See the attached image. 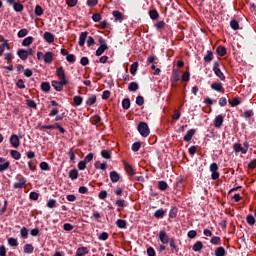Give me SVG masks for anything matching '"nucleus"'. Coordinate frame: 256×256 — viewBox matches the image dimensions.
I'll return each instance as SVG.
<instances>
[{
    "mask_svg": "<svg viewBox=\"0 0 256 256\" xmlns=\"http://www.w3.org/2000/svg\"><path fill=\"white\" fill-rule=\"evenodd\" d=\"M88 35H89V32L87 31L80 33L79 42H78L79 47H84L85 41H87L88 47H93V45H95V38Z\"/></svg>",
    "mask_w": 256,
    "mask_h": 256,
    "instance_id": "1",
    "label": "nucleus"
},
{
    "mask_svg": "<svg viewBox=\"0 0 256 256\" xmlns=\"http://www.w3.org/2000/svg\"><path fill=\"white\" fill-rule=\"evenodd\" d=\"M99 42V47L96 50V57H101V55H103V53H105V51H107V49H109V46H107V40L100 38L98 40Z\"/></svg>",
    "mask_w": 256,
    "mask_h": 256,
    "instance_id": "2",
    "label": "nucleus"
},
{
    "mask_svg": "<svg viewBox=\"0 0 256 256\" xmlns=\"http://www.w3.org/2000/svg\"><path fill=\"white\" fill-rule=\"evenodd\" d=\"M138 132L142 137H149L151 130L149 129V125L146 122H140L138 124Z\"/></svg>",
    "mask_w": 256,
    "mask_h": 256,
    "instance_id": "3",
    "label": "nucleus"
},
{
    "mask_svg": "<svg viewBox=\"0 0 256 256\" xmlns=\"http://www.w3.org/2000/svg\"><path fill=\"white\" fill-rule=\"evenodd\" d=\"M210 172H212L211 174V180L212 181H217V179H219L220 177V173H219V165H217V163L213 162L212 164H210Z\"/></svg>",
    "mask_w": 256,
    "mask_h": 256,
    "instance_id": "4",
    "label": "nucleus"
},
{
    "mask_svg": "<svg viewBox=\"0 0 256 256\" xmlns=\"http://www.w3.org/2000/svg\"><path fill=\"white\" fill-rule=\"evenodd\" d=\"M16 179L18 182H15L13 184L14 189H23L25 187V185H27V179L25 177H23V175L18 174L16 176Z\"/></svg>",
    "mask_w": 256,
    "mask_h": 256,
    "instance_id": "5",
    "label": "nucleus"
},
{
    "mask_svg": "<svg viewBox=\"0 0 256 256\" xmlns=\"http://www.w3.org/2000/svg\"><path fill=\"white\" fill-rule=\"evenodd\" d=\"M158 239L162 245H167L171 241V238H169V235L167 234V231H165V230H161L159 232Z\"/></svg>",
    "mask_w": 256,
    "mask_h": 256,
    "instance_id": "6",
    "label": "nucleus"
},
{
    "mask_svg": "<svg viewBox=\"0 0 256 256\" xmlns=\"http://www.w3.org/2000/svg\"><path fill=\"white\" fill-rule=\"evenodd\" d=\"M56 75L60 81L69 83V80H67V75H65V69L63 68V66L56 68Z\"/></svg>",
    "mask_w": 256,
    "mask_h": 256,
    "instance_id": "7",
    "label": "nucleus"
},
{
    "mask_svg": "<svg viewBox=\"0 0 256 256\" xmlns=\"http://www.w3.org/2000/svg\"><path fill=\"white\" fill-rule=\"evenodd\" d=\"M213 71L215 75L220 79V81H225V74H223L221 68H219V62H214Z\"/></svg>",
    "mask_w": 256,
    "mask_h": 256,
    "instance_id": "8",
    "label": "nucleus"
},
{
    "mask_svg": "<svg viewBox=\"0 0 256 256\" xmlns=\"http://www.w3.org/2000/svg\"><path fill=\"white\" fill-rule=\"evenodd\" d=\"M51 85L52 87H54L55 91H63V87H65V85H69V82H63L62 80H53L51 82Z\"/></svg>",
    "mask_w": 256,
    "mask_h": 256,
    "instance_id": "9",
    "label": "nucleus"
},
{
    "mask_svg": "<svg viewBox=\"0 0 256 256\" xmlns=\"http://www.w3.org/2000/svg\"><path fill=\"white\" fill-rule=\"evenodd\" d=\"M10 145H12L14 149H18L19 145H21V141L19 140V136H17V134H12L10 136Z\"/></svg>",
    "mask_w": 256,
    "mask_h": 256,
    "instance_id": "10",
    "label": "nucleus"
},
{
    "mask_svg": "<svg viewBox=\"0 0 256 256\" xmlns=\"http://www.w3.org/2000/svg\"><path fill=\"white\" fill-rule=\"evenodd\" d=\"M212 91H217L218 93H225V88H223V84L219 82H215L211 84Z\"/></svg>",
    "mask_w": 256,
    "mask_h": 256,
    "instance_id": "11",
    "label": "nucleus"
},
{
    "mask_svg": "<svg viewBox=\"0 0 256 256\" xmlns=\"http://www.w3.org/2000/svg\"><path fill=\"white\" fill-rule=\"evenodd\" d=\"M233 151L234 153H242V155H247V151L240 143H235L233 145Z\"/></svg>",
    "mask_w": 256,
    "mask_h": 256,
    "instance_id": "12",
    "label": "nucleus"
},
{
    "mask_svg": "<svg viewBox=\"0 0 256 256\" xmlns=\"http://www.w3.org/2000/svg\"><path fill=\"white\" fill-rule=\"evenodd\" d=\"M223 121H224V118L222 115L216 116L214 119V127L216 129H221V127H223Z\"/></svg>",
    "mask_w": 256,
    "mask_h": 256,
    "instance_id": "13",
    "label": "nucleus"
},
{
    "mask_svg": "<svg viewBox=\"0 0 256 256\" xmlns=\"http://www.w3.org/2000/svg\"><path fill=\"white\" fill-rule=\"evenodd\" d=\"M124 169L127 175L130 177H135V170L133 169V166H131L129 163L124 162Z\"/></svg>",
    "mask_w": 256,
    "mask_h": 256,
    "instance_id": "14",
    "label": "nucleus"
},
{
    "mask_svg": "<svg viewBox=\"0 0 256 256\" xmlns=\"http://www.w3.org/2000/svg\"><path fill=\"white\" fill-rule=\"evenodd\" d=\"M44 41H46V43H55V35H53V33L51 32H45L44 35Z\"/></svg>",
    "mask_w": 256,
    "mask_h": 256,
    "instance_id": "15",
    "label": "nucleus"
},
{
    "mask_svg": "<svg viewBox=\"0 0 256 256\" xmlns=\"http://www.w3.org/2000/svg\"><path fill=\"white\" fill-rule=\"evenodd\" d=\"M197 133L196 129H190L186 132V135L184 136L183 140L186 141V143H189L193 139V135Z\"/></svg>",
    "mask_w": 256,
    "mask_h": 256,
    "instance_id": "16",
    "label": "nucleus"
},
{
    "mask_svg": "<svg viewBox=\"0 0 256 256\" xmlns=\"http://www.w3.org/2000/svg\"><path fill=\"white\" fill-rule=\"evenodd\" d=\"M16 55H18L19 59H21L22 61H27V50L20 48L17 50Z\"/></svg>",
    "mask_w": 256,
    "mask_h": 256,
    "instance_id": "17",
    "label": "nucleus"
},
{
    "mask_svg": "<svg viewBox=\"0 0 256 256\" xmlns=\"http://www.w3.org/2000/svg\"><path fill=\"white\" fill-rule=\"evenodd\" d=\"M171 248V253H179V246H177V242L175 238H171V241L168 242Z\"/></svg>",
    "mask_w": 256,
    "mask_h": 256,
    "instance_id": "18",
    "label": "nucleus"
},
{
    "mask_svg": "<svg viewBox=\"0 0 256 256\" xmlns=\"http://www.w3.org/2000/svg\"><path fill=\"white\" fill-rule=\"evenodd\" d=\"M119 179H121V175L117 171L110 172V180L112 183H118Z\"/></svg>",
    "mask_w": 256,
    "mask_h": 256,
    "instance_id": "19",
    "label": "nucleus"
},
{
    "mask_svg": "<svg viewBox=\"0 0 256 256\" xmlns=\"http://www.w3.org/2000/svg\"><path fill=\"white\" fill-rule=\"evenodd\" d=\"M44 63L47 65L53 63V52H46L43 56Z\"/></svg>",
    "mask_w": 256,
    "mask_h": 256,
    "instance_id": "20",
    "label": "nucleus"
},
{
    "mask_svg": "<svg viewBox=\"0 0 256 256\" xmlns=\"http://www.w3.org/2000/svg\"><path fill=\"white\" fill-rule=\"evenodd\" d=\"M165 213H167V210H164L163 208L158 209L154 212V217L156 219H163V217H165Z\"/></svg>",
    "mask_w": 256,
    "mask_h": 256,
    "instance_id": "21",
    "label": "nucleus"
},
{
    "mask_svg": "<svg viewBox=\"0 0 256 256\" xmlns=\"http://www.w3.org/2000/svg\"><path fill=\"white\" fill-rule=\"evenodd\" d=\"M216 53L219 57H225L227 55V48L225 46H218Z\"/></svg>",
    "mask_w": 256,
    "mask_h": 256,
    "instance_id": "22",
    "label": "nucleus"
},
{
    "mask_svg": "<svg viewBox=\"0 0 256 256\" xmlns=\"http://www.w3.org/2000/svg\"><path fill=\"white\" fill-rule=\"evenodd\" d=\"M215 256H225L227 255V251L223 246L217 247L214 251Z\"/></svg>",
    "mask_w": 256,
    "mask_h": 256,
    "instance_id": "23",
    "label": "nucleus"
},
{
    "mask_svg": "<svg viewBox=\"0 0 256 256\" xmlns=\"http://www.w3.org/2000/svg\"><path fill=\"white\" fill-rule=\"evenodd\" d=\"M33 41H35V38H33L32 36H28L22 41V46L29 47V45H31Z\"/></svg>",
    "mask_w": 256,
    "mask_h": 256,
    "instance_id": "24",
    "label": "nucleus"
},
{
    "mask_svg": "<svg viewBox=\"0 0 256 256\" xmlns=\"http://www.w3.org/2000/svg\"><path fill=\"white\" fill-rule=\"evenodd\" d=\"M177 213H179V208H177V206H172L169 212V218L175 219V217H177Z\"/></svg>",
    "mask_w": 256,
    "mask_h": 256,
    "instance_id": "25",
    "label": "nucleus"
},
{
    "mask_svg": "<svg viewBox=\"0 0 256 256\" xmlns=\"http://www.w3.org/2000/svg\"><path fill=\"white\" fill-rule=\"evenodd\" d=\"M116 226L118 229H127V221L123 219H118L116 221Z\"/></svg>",
    "mask_w": 256,
    "mask_h": 256,
    "instance_id": "26",
    "label": "nucleus"
},
{
    "mask_svg": "<svg viewBox=\"0 0 256 256\" xmlns=\"http://www.w3.org/2000/svg\"><path fill=\"white\" fill-rule=\"evenodd\" d=\"M149 17L152 21H157L159 19V12L156 9L150 10Z\"/></svg>",
    "mask_w": 256,
    "mask_h": 256,
    "instance_id": "27",
    "label": "nucleus"
},
{
    "mask_svg": "<svg viewBox=\"0 0 256 256\" xmlns=\"http://www.w3.org/2000/svg\"><path fill=\"white\" fill-rule=\"evenodd\" d=\"M40 87L44 93H49L51 91V84L49 82H42Z\"/></svg>",
    "mask_w": 256,
    "mask_h": 256,
    "instance_id": "28",
    "label": "nucleus"
},
{
    "mask_svg": "<svg viewBox=\"0 0 256 256\" xmlns=\"http://www.w3.org/2000/svg\"><path fill=\"white\" fill-rule=\"evenodd\" d=\"M89 253V249L87 247H80L76 250V255L78 256H85Z\"/></svg>",
    "mask_w": 256,
    "mask_h": 256,
    "instance_id": "29",
    "label": "nucleus"
},
{
    "mask_svg": "<svg viewBox=\"0 0 256 256\" xmlns=\"http://www.w3.org/2000/svg\"><path fill=\"white\" fill-rule=\"evenodd\" d=\"M201 249H203V242H201V241H197L192 246V250L195 251V253H199V251H201Z\"/></svg>",
    "mask_w": 256,
    "mask_h": 256,
    "instance_id": "30",
    "label": "nucleus"
},
{
    "mask_svg": "<svg viewBox=\"0 0 256 256\" xmlns=\"http://www.w3.org/2000/svg\"><path fill=\"white\" fill-rule=\"evenodd\" d=\"M95 103H97V96L95 95L90 96L86 100V105H88V107H92V105H95Z\"/></svg>",
    "mask_w": 256,
    "mask_h": 256,
    "instance_id": "31",
    "label": "nucleus"
},
{
    "mask_svg": "<svg viewBox=\"0 0 256 256\" xmlns=\"http://www.w3.org/2000/svg\"><path fill=\"white\" fill-rule=\"evenodd\" d=\"M69 177L72 181H75V179L79 178V171L77 169H72L69 171Z\"/></svg>",
    "mask_w": 256,
    "mask_h": 256,
    "instance_id": "32",
    "label": "nucleus"
},
{
    "mask_svg": "<svg viewBox=\"0 0 256 256\" xmlns=\"http://www.w3.org/2000/svg\"><path fill=\"white\" fill-rule=\"evenodd\" d=\"M100 155L103 159H111L112 152L111 150L104 149L100 152Z\"/></svg>",
    "mask_w": 256,
    "mask_h": 256,
    "instance_id": "33",
    "label": "nucleus"
},
{
    "mask_svg": "<svg viewBox=\"0 0 256 256\" xmlns=\"http://www.w3.org/2000/svg\"><path fill=\"white\" fill-rule=\"evenodd\" d=\"M35 251V247H33V244H25L24 245V253H27L28 255H31Z\"/></svg>",
    "mask_w": 256,
    "mask_h": 256,
    "instance_id": "34",
    "label": "nucleus"
},
{
    "mask_svg": "<svg viewBox=\"0 0 256 256\" xmlns=\"http://www.w3.org/2000/svg\"><path fill=\"white\" fill-rule=\"evenodd\" d=\"M137 69H139V62H134L130 66L131 75H137Z\"/></svg>",
    "mask_w": 256,
    "mask_h": 256,
    "instance_id": "35",
    "label": "nucleus"
},
{
    "mask_svg": "<svg viewBox=\"0 0 256 256\" xmlns=\"http://www.w3.org/2000/svg\"><path fill=\"white\" fill-rule=\"evenodd\" d=\"M205 63H211L213 61V51L208 50L206 55L204 56Z\"/></svg>",
    "mask_w": 256,
    "mask_h": 256,
    "instance_id": "36",
    "label": "nucleus"
},
{
    "mask_svg": "<svg viewBox=\"0 0 256 256\" xmlns=\"http://www.w3.org/2000/svg\"><path fill=\"white\" fill-rule=\"evenodd\" d=\"M158 189H160V191H167V189H169V184L163 180L158 181Z\"/></svg>",
    "mask_w": 256,
    "mask_h": 256,
    "instance_id": "37",
    "label": "nucleus"
},
{
    "mask_svg": "<svg viewBox=\"0 0 256 256\" xmlns=\"http://www.w3.org/2000/svg\"><path fill=\"white\" fill-rule=\"evenodd\" d=\"M27 35H29V30H27V28H23L19 30L17 33V37L19 39H23V37H27Z\"/></svg>",
    "mask_w": 256,
    "mask_h": 256,
    "instance_id": "38",
    "label": "nucleus"
},
{
    "mask_svg": "<svg viewBox=\"0 0 256 256\" xmlns=\"http://www.w3.org/2000/svg\"><path fill=\"white\" fill-rule=\"evenodd\" d=\"M112 15H113L115 21H123V14L120 11L115 10L112 12Z\"/></svg>",
    "mask_w": 256,
    "mask_h": 256,
    "instance_id": "39",
    "label": "nucleus"
},
{
    "mask_svg": "<svg viewBox=\"0 0 256 256\" xmlns=\"http://www.w3.org/2000/svg\"><path fill=\"white\" fill-rule=\"evenodd\" d=\"M129 107H131V100L129 98H124L122 100V109L127 111V109H129Z\"/></svg>",
    "mask_w": 256,
    "mask_h": 256,
    "instance_id": "40",
    "label": "nucleus"
},
{
    "mask_svg": "<svg viewBox=\"0 0 256 256\" xmlns=\"http://www.w3.org/2000/svg\"><path fill=\"white\" fill-rule=\"evenodd\" d=\"M73 102L76 107H79L80 105H83V97L81 96H74Z\"/></svg>",
    "mask_w": 256,
    "mask_h": 256,
    "instance_id": "41",
    "label": "nucleus"
},
{
    "mask_svg": "<svg viewBox=\"0 0 256 256\" xmlns=\"http://www.w3.org/2000/svg\"><path fill=\"white\" fill-rule=\"evenodd\" d=\"M13 9H14V11H16V13H21V11H23V9H25V7L23 6V4L16 2L13 5Z\"/></svg>",
    "mask_w": 256,
    "mask_h": 256,
    "instance_id": "42",
    "label": "nucleus"
},
{
    "mask_svg": "<svg viewBox=\"0 0 256 256\" xmlns=\"http://www.w3.org/2000/svg\"><path fill=\"white\" fill-rule=\"evenodd\" d=\"M9 167H11V162H9V161L0 164V173L7 171V169H9Z\"/></svg>",
    "mask_w": 256,
    "mask_h": 256,
    "instance_id": "43",
    "label": "nucleus"
},
{
    "mask_svg": "<svg viewBox=\"0 0 256 256\" xmlns=\"http://www.w3.org/2000/svg\"><path fill=\"white\" fill-rule=\"evenodd\" d=\"M139 89V84L137 82H131L129 85H128V90L131 91V92H135Z\"/></svg>",
    "mask_w": 256,
    "mask_h": 256,
    "instance_id": "44",
    "label": "nucleus"
},
{
    "mask_svg": "<svg viewBox=\"0 0 256 256\" xmlns=\"http://www.w3.org/2000/svg\"><path fill=\"white\" fill-rule=\"evenodd\" d=\"M10 155L12 158H14L16 161H19L21 159V153L17 150H11Z\"/></svg>",
    "mask_w": 256,
    "mask_h": 256,
    "instance_id": "45",
    "label": "nucleus"
},
{
    "mask_svg": "<svg viewBox=\"0 0 256 256\" xmlns=\"http://www.w3.org/2000/svg\"><path fill=\"white\" fill-rule=\"evenodd\" d=\"M20 235L22 239H27V237H29V229H27V227H22L20 230Z\"/></svg>",
    "mask_w": 256,
    "mask_h": 256,
    "instance_id": "46",
    "label": "nucleus"
},
{
    "mask_svg": "<svg viewBox=\"0 0 256 256\" xmlns=\"http://www.w3.org/2000/svg\"><path fill=\"white\" fill-rule=\"evenodd\" d=\"M246 222L248 223V225L253 226L255 225V217L253 216V214H248L246 216Z\"/></svg>",
    "mask_w": 256,
    "mask_h": 256,
    "instance_id": "47",
    "label": "nucleus"
},
{
    "mask_svg": "<svg viewBox=\"0 0 256 256\" xmlns=\"http://www.w3.org/2000/svg\"><path fill=\"white\" fill-rule=\"evenodd\" d=\"M46 205L49 209H55L57 207V200L49 199Z\"/></svg>",
    "mask_w": 256,
    "mask_h": 256,
    "instance_id": "48",
    "label": "nucleus"
},
{
    "mask_svg": "<svg viewBox=\"0 0 256 256\" xmlns=\"http://www.w3.org/2000/svg\"><path fill=\"white\" fill-rule=\"evenodd\" d=\"M181 78H180V76H179V71H177V70H173L172 71V81L174 82V83H177V81H179Z\"/></svg>",
    "mask_w": 256,
    "mask_h": 256,
    "instance_id": "49",
    "label": "nucleus"
},
{
    "mask_svg": "<svg viewBox=\"0 0 256 256\" xmlns=\"http://www.w3.org/2000/svg\"><path fill=\"white\" fill-rule=\"evenodd\" d=\"M68 157L70 159V163H75V159H77V157L75 156V151H73V148L69 150Z\"/></svg>",
    "mask_w": 256,
    "mask_h": 256,
    "instance_id": "50",
    "label": "nucleus"
},
{
    "mask_svg": "<svg viewBox=\"0 0 256 256\" xmlns=\"http://www.w3.org/2000/svg\"><path fill=\"white\" fill-rule=\"evenodd\" d=\"M8 245L10 247H17L19 245V242L17 241V239L11 237V238H8Z\"/></svg>",
    "mask_w": 256,
    "mask_h": 256,
    "instance_id": "51",
    "label": "nucleus"
},
{
    "mask_svg": "<svg viewBox=\"0 0 256 256\" xmlns=\"http://www.w3.org/2000/svg\"><path fill=\"white\" fill-rule=\"evenodd\" d=\"M40 169L41 171H51V166H49V163L47 162H41Z\"/></svg>",
    "mask_w": 256,
    "mask_h": 256,
    "instance_id": "52",
    "label": "nucleus"
},
{
    "mask_svg": "<svg viewBox=\"0 0 256 256\" xmlns=\"http://www.w3.org/2000/svg\"><path fill=\"white\" fill-rule=\"evenodd\" d=\"M34 12L37 17H41V15H43V7L36 5Z\"/></svg>",
    "mask_w": 256,
    "mask_h": 256,
    "instance_id": "53",
    "label": "nucleus"
},
{
    "mask_svg": "<svg viewBox=\"0 0 256 256\" xmlns=\"http://www.w3.org/2000/svg\"><path fill=\"white\" fill-rule=\"evenodd\" d=\"M230 27H231V29H233V31H237L239 29V22L237 20L233 19L230 22Z\"/></svg>",
    "mask_w": 256,
    "mask_h": 256,
    "instance_id": "54",
    "label": "nucleus"
},
{
    "mask_svg": "<svg viewBox=\"0 0 256 256\" xmlns=\"http://www.w3.org/2000/svg\"><path fill=\"white\" fill-rule=\"evenodd\" d=\"M26 105L30 107V109H37V103H35L34 100H26Z\"/></svg>",
    "mask_w": 256,
    "mask_h": 256,
    "instance_id": "55",
    "label": "nucleus"
},
{
    "mask_svg": "<svg viewBox=\"0 0 256 256\" xmlns=\"http://www.w3.org/2000/svg\"><path fill=\"white\" fill-rule=\"evenodd\" d=\"M139 149H141V142H134L132 144V151L134 153H137V151H139Z\"/></svg>",
    "mask_w": 256,
    "mask_h": 256,
    "instance_id": "56",
    "label": "nucleus"
},
{
    "mask_svg": "<svg viewBox=\"0 0 256 256\" xmlns=\"http://www.w3.org/2000/svg\"><path fill=\"white\" fill-rule=\"evenodd\" d=\"M210 243H212V245H219V243H221V238L219 236H213Z\"/></svg>",
    "mask_w": 256,
    "mask_h": 256,
    "instance_id": "57",
    "label": "nucleus"
},
{
    "mask_svg": "<svg viewBox=\"0 0 256 256\" xmlns=\"http://www.w3.org/2000/svg\"><path fill=\"white\" fill-rule=\"evenodd\" d=\"M190 79H191V73H189V71L184 72L182 75V81H185L187 83L189 82Z\"/></svg>",
    "mask_w": 256,
    "mask_h": 256,
    "instance_id": "58",
    "label": "nucleus"
},
{
    "mask_svg": "<svg viewBox=\"0 0 256 256\" xmlns=\"http://www.w3.org/2000/svg\"><path fill=\"white\" fill-rule=\"evenodd\" d=\"M155 27L158 31H161V29L165 28V22L164 21H158V22H156Z\"/></svg>",
    "mask_w": 256,
    "mask_h": 256,
    "instance_id": "59",
    "label": "nucleus"
},
{
    "mask_svg": "<svg viewBox=\"0 0 256 256\" xmlns=\"http://www.w3.org/2000/svg\"><path fill=\"white\" fill-rule=\"evenodd\" d=\"M64 231H73L75 229V226H73L71 223H65L63 225Z\"/></svg>",
    "mask_w": 256,
    "mask_h": 256,
    "instance_id": "60",
    "label": "nucleus"
},
{
    "mask_svg": "<svg viewBox=\"0 0 256 256\" xmlns=\"http://www.w3.org/2000/svg\"><path fill=\"white\" fill-rule=\"evenodd\" d=\"M37 129H39V131H45V129H53V124L52 125H38Z\"/></svg>",
    "mask_w": 256,
    "mask_h": 256,
    "instance_id": "61",
    "label": "nucleus"
},
{
    "mask_svg": "<svg viewBox=\"0 0 256 256\" xmlns=\"http://www.w3.org/2000/svg\"><path fill=\"white\" fill-rule=\"evenodd\" d=\"M146 253L148 256H155L156 253H155V248L154 247H148L147 250H146Z\"/></svg>",
    "mask_w": 256,
    "mask_h": 256,
    "instance_id": "62",
    "label": "nucleus"
},
{
    "mask_svg": "<svg viewBox=\"0 0 256 256\" xmlns=\"http://www.w3.org/2000/svg\"><path fill=\"white\" fill-rule=\"evenodd\" d=\"M66 61H68V63H75L76 58L73 54H67Z\"/></svg>",
    "mask_w": 256,
    "mask_h": 256,
    "instance_id": "63",
    "label": "nucleus"
},
{
    "mask_svg": "<svg viewBox=\"0 0 256 256\" xmlns=\"http://www.w3.org/2000/svg\"><path fill=\"white\" fill-rule=\"evenodd\" d=\"M53 129H58L61 133H65V128H63L59 123H54Z\"/></svg>",
    "mask_w": 256,
    "mask_h": 256,
    "instance_id": "64",
    "label": "nucleus"
}]
</instances>
